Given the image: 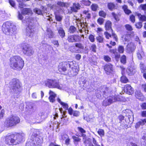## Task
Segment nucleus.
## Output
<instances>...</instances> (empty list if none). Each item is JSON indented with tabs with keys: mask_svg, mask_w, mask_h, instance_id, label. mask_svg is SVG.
<instances>
[{
	"mask_svg": "<svg viewBox=\"0 0 146 146\" xmlns=\"http://www.w3.org/2000/svg\"><path fill=\"white\" fill-rule=\"evenodd\" d=\"M25 136L23 133L8 135L6 137L5 143L8 145H16L23 141Z\"/></svg>",
	"mask_w": 146,
	"mask_h": 146,
	"instance_id": "obj_1",
	"label": "nucleus"
},
{
	"mask_svg": "<svg viewBox=\"0 0 146 146\" xmlns=\"http://www.w3.org/2000/svg\"><path fill=\"white\" fill-rule=\"evenodd\" d=\"M10 61V66L13 69L20 70L24 66V61L22 58L19 56H15L11 57Z\"/></svg>",
	"mask_w": 146,
	"mask_h": 146,
	"instance_id": "obj_2",
	"label": "nucleus"
},
{
	"mask_svg": "<svg viewBox=\"0 0 146 146\" xmlns=\"http://www.w3.org/2000/svg\"><path fill=\"white\" fill-rule=\"evenodd\" d=\"M12 92L15 93H17L21 90V84L19 80L13 79L10 82Z\"/></svg>",
	"mask_w": 146,
	"mask_h": 146,
	"instance_id": "obj_3",
	"label": "nucleus"
},
{
	"mask_svg": "<svg viewBox=\"0 0 146 146\" xmlns=\"http://www.w3.org/2000/svg\"><path fill=\"white\" fill-rule=\"evenodd\" d=\"M14 26L10 22H6L2 27V30L6 35H9L12 34L14 31L13 27Z\"/></svg>",
	"mask_w": 146,
	"mask_h": 146,
	"instance_id": "obj_4",
	"label": "nucleus"
},
{
	"mask_svg": "<svg viewBox=\"0 0 146 146\" xmlns=\"http://www.w3.org/2000/svg\"><path fill=\"white\" fill-rule=\"evenodd\" d=\"M27 23L28 25L26 28V35L27 36L32 37L34 34V31L33 27L32 26L33 23V20L29 18L26 20Z\"/></svg>",
	"mask_w": 146,
	"mask_h": 146,
	"instance_id": "obj_5",
	"label": "nucleus"
},
{
	"mask_svg": "<svg viewBox=\"0 0 146 146\" xmlns=\"http://www.w3.org/2000/svg\"><path fill=\"white\" fill-rule=\"evenodd\" d=\"M19 122L20 119L19 117L15 115H12L7 118L5 123L8 127L12 126L15 125Z\"/></svg>",
	"mask_w": 146,
	"mask_h": 146,
	"instance_id": "obj_6",
	"label": "nucleus"
},
{
	"mask_svg": "<svg viewBox=\"0 0 146 146\" xmlns=\"http://www.w3.org/2000/svg\"><path fill=\"white\" fill-rule=\"evenodd\" d=\"M46 86L50 88H56L62 89V87L59 84L58 81L54 79H48L46 83Z\"/></svg>",
	"mask_w": 146,
	"mask_h": 146,
	"instance_id": "obj_7",
	"label": "nucleus"
},
{
	"mask_svg": "<svg viewBox=\"0 0 146 146\" xmlns=\"http://www.w3.org/2000/svg\"><path fill=\"white\" fill-rule=\"evenodd\" d=\"M81 37L77 35H68L67 40L69 42L73 43L79 42L81 41Z\"/></svg>",
	"mask_w": 146,
	"mask_h": 146,
	"instance_id": "obj_8",
	"label": "nucleus"
},
{
	"mask_svg": "<svg viewBox=\"0 0 146 146\" xmlns=\"http://www.w3.org/2000/svg\"><path fill=\"white\" fill-rule=\"evenodd\" d=\"M22 51L24 54L29 56L32 55L34 52L31 47L28 45H25L23 46Z\"/></svg>",
	"mask_w": 146,
	"mask_h": 146,
	"instance_id": "obj_9",
	"label": "nucleus"
},
{
	"mask_svg": "<svg viewBox=\"0 0 146 146\" xmlns=\"http://www.w3.org/2000/svg\"><path fill=\"white\" fill-rule=\"evenodd\" d=\"M100 90L101 94L103 95L107 96L112 91L110 87L103 86L100 87Z\"/></svg>",
	"mask_w": 146,
	"mask_h": 146,
	"instance_id": "obj_10",
	"label": "nucleus"
},
{
	"mask_svg": "<svg viewBox=\"0 0 146 146\" xmlns=\"http://www.w3.org/2000/svg\"><path fill=\"white\" fill-rule=\"evenodd\" d=\"M112 23L110 21H107L105 24V27L106 30H111L112 37L116 41H117V38L115 34L113 33V31L111 29Z\"/></svg>",
	"mask_w": 146,
	"mask_h": 146,
	"instance_id": "obj_11",
	"label": "nucleus"
},
{
	"mask_svg": "<svg viewBox=\"0 0 146 146\" xmlns=\"http://www.w3.org/2000/svg\"><path fill=\"white\" fill-rule=\"evenodd\" d=\"M67 65L66 62H62L59 64L58 66V69L61 73L63 74V72L66 70Z\"/></svg>",
	"mask_w": 146,
	"mask_h": 146,
	"instance_id": "obj_12",
	"label": "nucleus"
},
{
	"mask_svg": "<svg viewBox=\"0 0 146 146\" xmlns=\"http://www.w3.org/2000/svg\"><path fill=\"white\" fill-rule=\"evenodd\" d=\"M77 26L80 32L81 33H82L83 31H86L87 28V25L86 22L77 23Z\"/></svg>",
	"mask_w": 146,
	"mask_h": 146,
	"instance_id": "obj_13",
	"label": "nucleus"
},
{
	"mask_svg": "<svg viewBox=\"0 0 146 146\" xmlns=\"http://www.w3.org/2000/svg\"><path fill=\"white\" fill-rule=\"evenodd\" d=\"M112 98L111 96L108 97L103 101L102 104V106H106L110 105L113 103Z\"/></svg>",
	"mask_w": 146,
	"mask_h": 146,
	"instance_id": "obj_14",
	"label": "nucleus"
},
{
	"mask_svg": "<svg viewBox=\"0 0 146 146\" xmlns=\"http://www.w3.org/2000/svg\"><path fill=\"white\" fill-rule=\"evenodd\" d=\"M124 92L129 95L132 94L133 93V89L131 86L129 84L125 85L124 89Z\"/></svg>",
	"mask_w": 146,
	"mask_h": 146,
	"instance_id": "obj_15",
	"label": "nucleus"
},
{
	"mask_svg": "<svg viewBox=\"0 0 146 146\" xmlns=\"http://www.w3.org/2000/svg\"><path fill=\"white\" fill-rule=\"evenodd\" d=\"M136 47L134 44L131 42L128 44L127 46V52L128 53H131L133 52L135 49Z\"/></svg>",
	"mask_w": 146,
	"mask_h": 146,
	"instance_id": "obj_16",
	"label": "nucleus"
},
{
	"mask_svg": "<svg viewBox=\"0 0 146 146\" xmlns=\"http://www.w3.org/2000/svg\"><path fill=\"white\" fill-rule=\"evenodd\" d=\"M60 139L61 140H65V143L66 145H68L69 144L70 139L68 135L66 134H62Z\"/></svg>",
	"mask_w": 146,
	"mask_h": 146,
	"instance_id": "obj_17",
	"label": "nucleus"
},
{
	"mask_svg": "<svg viewBox=\"0 0 146 146\" xmlns=\"http://www.w3.org/2000/svg\"><path fill=\"white\" fill-rule=\"evenodd\" d=\"M136 71V68L134 66L129 67L126 70L127 73L129 75H132L134 74Z\"/></svg>",
	"mask_w": 146,
	"mask_h": 146,
	"instance_id": "obj_18",
	"label": "nucleus"
},
{
	"mask_svg": "<svg viewBox=\"0 0 146 146\" xmlns=\"http://www.w3.org/2000/svg\"><path fill=\"white\" fill-rule=\"evenodd\" d=\"M104 69L106 72L111 73L113 72V66L110 63L106 64L104 66Z\"/></svg>",
	"mask_w": 146,
	"mask_h": 146,
	"instance_id": "obj_19",
	"label": "nucleus"
},
{
	"mask_svg": "<svg viewBox=\"0 0 146 146\" xmlns=\"http://www.w3.org/2000/svg\"><path fill=\"white\" fill-rule=\"evenodd\" d=\"M50 96L49 97V99L50 102H53L55 101V98L56 96V94L54 92L50 90L49 92Z\"/></svg>",
	"mask_w": 146,
	"mask_h": 146,
	"instance_id": "obj_20",
	"label": "nucleus"
},
{
	"mask_svg": "<svg viewBox=\"0 0 146 146\" xmlns=\"http://www.w3.org/2000/svg\"><path fill=\"white\" fill-rule=\"evenodd\" d=\"M80 4L77 3H73L72 7H71V10L74 12H77V10L80 9Z\"/></svg>",
	"mask_w": 146,
	"mask_h": 146,
	"instance_id": "obj_21",
	"label": "nucleus"
},
{
	"mask_svg": "<svg viewBox=\"0 0 146 146\" xmlns=\"http://www.w3.org/2000/svg\"><path fill=\"white\" fill-rule=\"evenodd\" d=\"M112 97L113 102L116 101H121L124 100V98L121 96H111Z\"/></svg>",
	"mask_w": 146,
	"mask_h": 146,
	"instance_id": "obj_22",
	"label": "nucleus"
},
{
	"mask_svg": "<svg viewBox=\"0 0 146 146\" xmlns=\"http://www.w3.org/2000/svg\"><path fill=\"white\" fill-rule=\"evenodd\" d=\"M146 123V118L143 119H141L140 121L136 123L135 125L136 128H139L140 125H143Z\"/></svg>",
	"mask_w": 146,
	"mask_h": 146,
	"instance_id": "obj_23",
	"label": "nucleus"
},
{
	"mask_svg": "<svg viewBox=\"0 0 146 146\" xmlns=\"http://www.w3.org/2000/svg\"><path fill=\"white\" fill-rule=\"evenodd\" d=\"M135 96L139 100L142 101L144 100V97L140 92L137 91L135 92Z\"/></svg>",
	"mask_w": 146,
	"mask_h": 146,
	"instance_id": "obj_24",
	"label": "nucleus"
},
{
	"mask_svg": "<svg viewBox=\"0 0 146 146\" xmlns=\"http://www.w3.org/2000/svg\"><path fill=\"white\" fill-rule=\"evenodd\" d=\"M110 52L114 54L116 58H119L120 57V55L116 51V49H110Z\"/></svg>",
	"mask_w": 146,
	"mask_h": 146,
	"instance_id": "obj_25",
	"label": "nucleus"
},
{
	"mask_svg": "<svg viewBox=\"0 0 146 146\" xmlns=\"http://www.w3.org/2000/svg\"><path fill=\"white\" fill-rule=\"evenodd\" d=\"M139 20L142 21H146V16L144 15H142L140 13H137V14Z\"/></svg>",
	"mask_w": 146,
	"mask_h": 146,
	"instance_id": "obj_26",
	"label": "nucleus"
},
{
	"mask_svg": "<svg viewBox=\"0 0 146 146\" xmlns=\"http://www.w3.org/2000/svg\"><path fill=\"white\" fill-rule=\"evenodd\" d=\"M32 11L28 8H24L22 10V13L24 15H26L28 14H31Z\"/></svg>",
	"mask_w": 146,
	"mask_h": 146,
	"instance_id": "obj_27",
	"label": "nucleus"
},
{
	"mask_svg": "<svg viewBox=\"0 0 146 146\" xmlns=\"http://www.w3.org/2000/svg\"><path fill=\"white\" fill-rule=\"evenodd\" d=\"M107 6L109 10L112 11L115 9V5L113 3H108Z\"/></svg>",
	"mask_w": 146,
	"mask_h": 146,
	"instance_id": "obj_28",
	"label": "nucleus"
},
{
	"mask_svg": "<svg viewBox=\"0 0 146 146\" xmlns=\"http://www.w3.org/2000/svg\"><path fill=\"white\" fill-rule=\"evenodd\" d=\"M58 33L60 37L63 38L65 36V33L63 29L60 28L58 30Z\"/></svg>",
	"mask_w": 146,
	"mask_h": 146,
	"instance_id": "obj_29",
	"label": "nucleus"
},
{
	"mask_svg": "<svg viewBox=\"0 0 146 146\" xmlns=\"http://www.w3.org/2000/svg\"><path fill=\"white\" fill-rule=\"evenodd\" d=\"M140 68L142 72H144L146 70V67L144 63L141 62L140 64Z\"/></svg>",
	"mask_w": 146,
	"mask_h": 146,
	"instance_id": "obj_30",
	"label": "nucleus"
},
{
	"mask_svg": "<svg viewBox=\"0 0 146 146\" xmlns=\"http://www.w3.org/2000/svg\"><path fill=\"white\" fill-rule=\"evenodd\" d=\"M127 6L126 5H124L123 7V9L125 13L127 14H129L131 13V11L128 9Z\"/></svg>",
	"mask_w": 146,
	"mask_h": 146,
	"instance_id": "obj_31",
	"label": "nucleus"
},
{
	"mask_svg": "<svg viewBox=\"0 0 146 146\" xmlns=\"http://www.w3.org/2000/svg\"><path fill=\"white\" fill-rule=\"evenodd\" d=\"M120 81L122 83H126L128 82L129 80L125 76H123L121 77Z\"/></svg>",
	"mask_w": 146,
	"mask_h": 146,
	"instance_id": "obj_32",
	"label": "nucleus"
},
{
	"mask_svg": "<svg viewBox=\"0 0 146 146\" xmlns=\"http://www.w3.org/2000/svg\"><path fill=\"white\" fill-rule=\"evenodd\" d=\"M72 138L74 140V143L75 144L77 145L78 142H80L81 141V139L78 137L75 136H73Z\"/></svg>",
	"mask_w": 146,
	"mask_h": 146,
	"instance_id": "obj_33",
	"label": "nucleus"
},
{
	"mask_svg": "<svg viewBox=\"0 0 146 146\" xmlns=\"http://www.w3.org/2000/svg\"><path fill=\"white\" fill-rule=\"evenodd\" d=\"M144 53L142 50L139 51L137 53V56L139 60H141L142 59L143 56L144 55Z\"/></svg>",
	"mask_w": 146,
	"mask_h": 146,
	"instance_id": "obj_34",
	"label": "nucleus"
},
{
	"mask_svg": "<svg viewBox=\"0 0 146 146\" xmlns=\"http://www.w3.org/2000/svg\"><path fill=\"white\" fill-rule=\"evenodd\" d=\"M46 36L49 38H51L53 37V33L50 29L47 30L46 32Z\"/></svg>",
	"mask_w": 146,
	"mask_h": 146,
	"instance_id": "obj_35",
	"label": "nucleus"
},
{
	"mask_svg": "<svg viewBox=\"0 0 146 146\" xmlns=\"http://www.w3.org/2000/svg\"><path fill=\"white\" fill-rule=\"evenodd\" d=\"M111 15L116 21H118L119 20V19L118 14H116L114 12H112L111 13Z\"/></svg>",
	"mask_w": 146,
	"mask_h": 146,
	"instance_id": "obj_36",
	"label": "nucleus"
},
{
	"mask_svg": "<svg viewBox=\"0 0 146 146\" xmlns=\"http://www.w3.org/2000/svg\"><path fill=\"white\" fill-rule=\"evenodd\" d=\"M86 143H84L86 145H88L89 146H94L91 142V139L90 138H86L85 139Z\"/></svg>",
	"mask_w": 146,
	"mask_h": 146,
	"instance_id": "obj_37",
	"label": "nucleus"
},
{
	"mask_svg": "<svg viewBox=\"0 0 146 146\" xmlns=\"http://www.w3.org/2000/svg\"><path fill=\"white\" fill-rule=\"evenodd\" d=\"M83 14L86 15V17L88 19L91 17V14L88 10H85L83 11Z\"/></svg>",
	"mask_w": 146,
	"mask_h": 146,
	"instance_id": "obj_38",
	"label": "nucleus"
},
{
	"mask_svg": "<svg viewBox=\"0 0 146 146\" xmlns=\"http://www.w3.org/2000/svg\"><path fill=\"white\" fill-rule=\"evenodd\" d=\"M117 50L120 53H123L124 52V48L123 46L119 45L117 48Z\"/></svg>",
	"mask_w": 146,
	"mask_h": 146,
	"instance_id": "obj_39",
	"label": "nucleus"
},
{
	"mask_svg": "<svg viewBox=\"0 0 146 146\" xmlns=\"http://www.w3.org/2000/svg\"><path fill=\"white\" fill-rule=\"evenodd\" d=\"M76 28L74 26H72L69 29V32L70 33H73L76 31Z\"/></svg>",
	"mask_w": 146,
	"mask_h": 146,
	"instance_id": "obj_40",
	"label": "nucleus"
},
{
	"mask_svg": "<svg viewBox=\"0 0 146 146\" xmlns=\"http://www.w3.org/2000/svg\"><path fill=\"white\" fill-rule=\"evenodd\" d=\"M69 50L70 51L73 52H79L78 50L76 49L74 46H70L69 48Z\"/></svg>",
	"mask_w": 146,
	"mask_h": 146,
	"instance_id": "obj_41",
	"label": "nucleus"
},
{
	"mask_svg": "<svg viewBox=\"0 0 146 146\" xmlns=\"http://www.w3.org/2000/svg\"><path fill=\"white\" fill-rule=\"evenodd\" d=\"M99 15L100 16L105 18L106 16V13L103 11H101L99 12Z\"/></svg>",
	"mask_w": 146,
	"mask_h": 146,
	"instance_id": "obj_42",
	"label": "nucleus"
},
{
	"mask_svg": "<svg viewBox=\"0 0 146 146\" xmlns=\"http://www.w3.org/2000/svg\"><path fill=\"white\" fill-rule=\"evenodd\" d=\"M97 41L99 43H102L103 42L104 38L102 36H99L96 37Z\"/></svg>",
	"mask_w": 146,
	"mask_h": 146,
	"instance_id": "obj_43",
	"label": "nucleus"
},
{
	"mask_svg": "<svg viewBox=\"0 0 146 146\" xmlns=\"http://www.w3.org/2000/svg\"><path fill=\"white\" fill-rule=\"evenodd\" d=\"M76 47L80 49H83L84 48V46L81 43H77L75 44Z\"/></svg>",
	"mask_w": 146,
	"mask_h": 146,
	"instance_id": "obj_44",
	"label": "nucleus"
},
{
	"mask_svg": "<svg viewBox=\"0 0 146 146\" xmlns=\"http://www.w3.org/2000/svg\"><path fill=\"white\" fill-rule=\"evenodd\" d=\"M57 5L59 7H66V3L61 1H58L57 2Z\"/></svg>",
	"mask_w": 146,
	"mask_h": 146,
	"instance_id": "obj_45",
	"label": "nucleus"
},
{
	"mask_svg": "<svg viewBox=\"0 0 146 146\" xmlns=\"http://www.w3.org/2000/svg\"><path fill=\"white\" fill-rule=\"evenodd\" d=\"M91 8L92 10L94 11H96L97 10L98 7L96 4H92L91 6Z\"/></svg>",
	"mask_w": 146,
	"mask_h": 146,
	"instance_id": "obj_46",
	"label": "nucleus"
},
{
	"mask_svg": "<svg viewBox=\"0 0 146 146\" xmlns=\"http://www.w3.org/2000/svg\"><path fill=\"white\" fill-rule=\"evenodd\" d=\"M90 49L94 52H96V46L95 44H93L90 46Z\"/></svg>",
	"mask_w": 146,
	"mask_h": 146,
	"instance_id": "obj_47",
	"label": "nucleus"
},
{
	"mask_svg": "<svg viewBox=\"0 0 146 146\" xmlns=\"http://www.w3.org/2000/svg\"><path fill=\"white\" fill-rule=\"evenodd\" d=\"M98 134L101 137L103 136L104 135V130L101 129H99L98 131Z\"/></svg>",
	"mask_w": 146,
	"mask_h": 146,
	"instance_id": "obj_48",
	"label": "nucleus"
},
{
	"mask_svg": "<svg viewBox=\"0 0 146 146\" xmlns=\"http://www.w3.org/2000/svg\"><path fill=\"white\" fill-rule=\"evenodd\" d=\"M104 21V19L100 17L97 20L98 24L100 25H102Z\"/></svg>",
	"mask_w": 146,
	"mask_h": 146,
	"instance_id": "obj_49",
	"label": "nucleus"
},
{
	"mask_svg": "<svg viewBox=\"0 0 146 146\" xmlns=\"http://www.w3.org/2000/svg\"><path fill=\"white\" fill-rule=\"evenodd\" d=\"M120 61L123 64H125L126 63V57L125 55H123L121 57Z\"/></svg>",
	"mask_w": 146,
	"mask_h": 146,
	"instance_id": "obj_50",
	"label": "nucleus"
},
{
	"mask_svg": "<svg viewBox=\"0 0 146 146\" xmlns=\"http://www.w3.org/2000/svg\"><path fill=\"white\" fill-rule=\"evenodd\" d=\"M55 18L57 21H61L62 19V17L58 15H56Z\"/></svg>",
	"mask_w": 146,
	"mask_h": 146,
	"instance_id": "obj_51",
	"label": "nucleus"
},
{
	"mask_svg": "<svg viewBox=\"0 0 146 146\" xmlns=\"http://www.w3.org/2000/svg\"><path fill=\"white\" fill-rule=\"evenodd\" d=\"M34 12L38 15H41L42 14V12L41 10L37 8H35L34 10Z\"/></svg>",
	"mask_w": 146,
	"mask_h": 146,
	"instance_id": "obj_52",
	"label": "nucleus"
},
{
	"mask_svg": "<svg viewBox=\"0 0 146 146\" xmlns=\"http://www.w3.org/2000/svg\"><path fill=\"white\" fill-rule=\"evenodd\" d=\"M123 38L124 39V40L125 41H128L129 40L130 38V36L129 35H123Z\"/></svg>",
	"mask_w": 146,
	"mask_h": 146,
	"instance_id": "obj_53",
	"label": "nucleus"
},
{
	"mask_svg": "<svg viewBox=\"0 0 146 146\" xmlns=\"http://www.w3.org/2000/svg\"><path fill=\"white\" fill-rule=\"evenodd\" d=\"M125 27L126 29L128 31H131L133 30L131 26L129 24H127L125 25Z\"/></svg>",
	"mask_w": 146,
	"mask_h": 146,
	"instance_id": "obj_54",
	"label": "nucleus"
},
{
	"mask_svg": "<svg viewBox=\"0 0 146 146\" xmlns=\"http://www.w3.org/2000/svg\"><path fill=\"white\" fill-rule=\"evenodd\" d=\"M89 39L91 42H94V36L92 35H91L89 36Z\"/></svg>",
	"mask_w": 146,
	"mask_h": 146,
	"instance_id": "obj_55",
	"label": "nucleus"
},
{
	"mask_svg": "<svg viewBox=\"0 0 146 146\" xmlns=\"http://www.w3.org/2000/svg\"><path fill=\"white\" fill-rule=\"evenodd\" d=\"M135 26L136 28L138 29H140L142 27V23L141 22H139L138 23H137L135 24Z\"/></svg>",
	"mask_w": 146,
	"mask_h": 146,
	"instance_id": "obj_56",
	"label": "nucleus"
},
{
	"mask_svg": "<svg viewBox=\"0 0 146 146\" xmlns=\"http://www.w3.org/2000/svg\"><path fill=\"white\" fill-rule=\"evenodd\" d=\"M104 59L105 60L106 62L110 61L111 60L110 58L108 56H104Z\"/></svg>",
	"mask_w": 146,
	"mask_h": 146,
	"instance_id": "obj_57",
	"label": "nucleus"
},
{
	"mask_svg": "<svg viewBox=\"0 0 146 146\" xmlns=\"http://www.w3.org/2000/svg\"><path fill=\"white\" fill-rule=\"evenodd\" d=\"M61 105L62 106L63 108L65 110H67L68 109V106L67 103L63 102Z\"/></svg>",
	"mask_w": 146,
	"mask_h": 146,
	"instance_id": "obj_58",
	"label": "nucleus"
},
{
	"mask_svg": "<svg viewBox=\"0 0 146 146\" xmlns=\"http://www.w3.org/2000/svg\"><path fill=\"white\" fill-rule=\"evenodd\" d=\"M9 2L10 5L13 7H14L15 5L14 1L12 0H9Z\"/></svg>",
	"mask_w": 146,
	"mask_h": 146,
	"instance_id": "obj_59",
	"label": "nucleus"
},
{
	"mask_svg": "<svg viewBox=\"0 0 146 146\" xmlns=\"http://www.w3.org/2000/svg\"><path fill=\"white\" fill-rule=\"evenodd\" d=\"M130 20L133 23L135 21V17L133 15H131L130 17Z\"/></svg>",
	"mask_w": 146,
	"mask_h": 146,
	"instance_id": "obj_60",
	"label": "nucleus"
},
{
	"mask_svg": "<svg viewBox=\"0 0 146 146\" xmlns=\"http://www.w3.org/2000/svg\"><path fill=\"white\" fill-rule=\"evenodd\" d=\"M81 136L83 137V141L84 143H86V138L87 137L86 135L84 134V133H82L81 135Z\"/></svg>",
	"mask_w": 146,
	"mask_h": 146,
	"instance_id": "obj_61",
	"label": "nucleus"
},
{
	"mask_svg": "<svg viewBox=\"0 0 146 146\" xmlns=\"http://www.w3.org/2000/svg\"><path fill=\"white\" fill-rule=\"evenodd\" d=\"M140 7L141 9L145 11L146 10V4H141L140 5Z\"/></svg>",
	"mask_w": 146,
	"mask_h": 146,
	"instance_id": "obj_62",
	"label": "nucleus"
},
{
	"mask_svg": "<svg viewBox=\"0 0 146 146\" xmlns=\"http://www.w3.org/2000/svg\"><path fill=\"white\" fill-rule=\"evenodd\" d=\"M78 129L79 131L82 133H85L86 132V131L82 127H78Z\"/></svg>",
	"mask_w": 146,
	"mask_h": 146,
	"instance_id": "obj_63",
	"label": "nucleus"
},
{
	"mask_svg": "<svg viewBox=\"0 0 146 146\" xmlns=\"http://www.w3.org/2000/svg\"><path fill=\"white\" fill-rule=\"evenodd\" d=\"M25 6V4L23 2H19V7L20 8L22 9Z\"/></svg>",
	"mask_w": 146,
	"mask_h": 146,
	"instance_id": "obj_64",
	"label": "nucleus"
}]
</instances>
